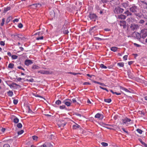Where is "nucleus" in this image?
<instances>
[{"instance_id":"obj_1","label":"nucleus","mask_w":147,"mask_h":147,"mask_svg":"<svg viewBox=\"0 0 147 147\" xmlns=\"http://www.w3.org/2000/svg\"><path fill=\"white\" fill-rule=\"evenodd\" d=\"M88 17L90 18V19L93 20L94 21H95V19L98 18V16L95 13H92L91 12H89V14Z\"/></svg>"},{"instance_id":"obj_51","label":"nucleus","mask_w":147,"mask_h":147,"mask_svg":"<svg viewBox=\"0 0 147 147\" xmlns=\"http://www.w3.org/2000/svg\"><path fill=\"white\" fill-rule=\"evenodd\" d=\"M35 96L36 97H40V98H43L44 100H45V98H43L42 96L38 95L37 94H36V95H35Z\"/></svg>"},{"instance_id":"obj_55","label":"nucleus","mask_w":147,"mask_h":147,"mask_svg":"<svg viewBox=\"0 0 147 147\" xmlns=\"http://www.w3.org/2000/svg\"><path fill=\"white\" fill-rule=\"evenodd\" d=\"M134 44L135 46H136V47H140L141 46L140 45L136 43H134Z\"/></svg>"},{"instance_id":"obj_19","label":"nucleus","mask_w":147,"mask_h":147,"mask_svg":"<svg viewBox=\"0 0 147 147\" xmlns=\"http://www.w3.org/2000/svg\"><path fill=\"white\" fill-rule=\"evenodd\" d=\"M121 89L122 90H125V91L126 92H128L129 93L131 92H130L129 90L128 89H126L125 88L121 87Z\"/></svg>"},{"instance_id":"obj_18","label":"nucleus","mask_w":147,"mask_h":147,"mask_svg":"<svg viewBox=\"0 0 147 147\" xmlns=\"http://www.w3.org/2000/svg\"><path fill=\"white\" fill-rule=\"evenodd\" d=\"M119 22L120 23V25L121 26H122L124 24H126V22L125 21H120Z\"/></svg>"},{"instance_id":"obj_56","label":"nucleus","mask_w":147,"mask_h":147,"mask_svg":"<svg viewBox=\"0 0 147 147\" xmlns=\"http://www.w3.org/2000/svg\"><path fill=\"white\" fill-rule=\"evenodd\" d=\"M18 68L19 69H22L24 71L25 70V69L21 66H18Z\"/></svg>"},{"instance_id":"obj_16","label":"nucleus","mask_w":147,"mask_h":147,"mask_svg":"<svg viewBox=\"0 0 147 147\" xmlns=\"http://www.w3.org/2000/svg\"><path fill=\"white\" fill-rule=\"evenodd\" d=\"M11 19V16H9L7 18L6 20V24H7Z\"/></svg>"},{"instance_id":"obj_26","label":"nucleus","mask_w":147,"mask_h":147,"mask_svg":"<svg viewBox=\"0 0 147 147\" xmlns=\"http://www.w3.org/2000/svg\"><path fill=\"white\" fill-rule=\"evenodd\" d=\"M146 36H147V32H146L142 35V38L144 39L145 38Z\"/></svg>"},{"instance_id":"obj_22","label":"nucleus","mask_w":147,"mask_h":147,"mask_svg":"<svg viewBox=\"0 0 147 147\" xmlns=\"http://www.w3.org/2000/svg\"><path fill=\"white\" fill-rule=\"evenodd\" d=\"M122 5L124 8L126 9L127 8V7H128L127 4L126 3H123L122 4ZM127 9H128V8H127Z\"/></svg>"},{"instance_id":"obj_62","label":"nucleus","mask_w":147,"mask_h":147,"mask_svg":"<svg viewBox=\"0 0 147 147\" xmlns=\"http://www.w3.org/2000/svg\"><path fill=\"white\" fill-rule=\"evenodd\" d=\"M144 22V21L143 20H141L140 22H139V23H140L141 24H143Z\"/></svg>"},{"instance_id":"obj_11","label":"nucleus","mask_w":147,"mask_h":147,"mask_svg":"<svg viewBox=\"0 0 147 147\" xmlns=\"http://www.w3.org/2000/svg\"><path fill=\"white\" fill-rule=\"evenodd\" d=\"M100 117H102L101 119H102L103 118V116L102 115H101L99 113H97L95 115V117L98 118H100Z\"/></svg>"},{"instance_id":"obj_28","label":"nucleus","mask_w":147,"mask_h":147,"mask_svg":"<svg viewBox=\"0 0 147 147\" xmlns=\"http://www.w3.org/2000/svg\"><path fill=\"white\" fill-rule=\"evenodd\" d=\"M16 84L15 83H13L9 85V86L10 88H14L15 87V86H14V85H15L16 86Z\"/></svg>"},{"instance_id":"obj_36","label":"nucleus","mask_w":147,"mask_h":147,"mask_svg":"<svg viewBox=\"0 0 147 147\" xmlns=\"http://www.w3.org/2000/svg\"><path fill=\"white\" fill-rule=\"evenodd\" d=\"M55 103L58 105H59L61 103V101L59 100H58L55 102Z\"/></svg>"},{"instance_id":"obj_4","label":"nucleus","mask_w":147,"mask_h":147,"mask_svg":"<svg viewBox=\"0 0 147 147\" xmlns=\"http://www.w3.org/2000/svg\"><path fill=\"white\" fill-rule=\"evenodd\" d=\"M130 28L132 30L134 31L139 28V26L137 24H131Z\"/></svg>"},{"instance_id":"obj_59","label":"nucleus","mask_w":147,"mask_h":147,"mask_svg":"<svg viewBox=\"0 0 147 147\" xmlns=\"http://www.w3.org/2000/svg\"><path fill=\"white\" fill-rule=\"evenodd\" d=\"M16 36H17L18 38H21V40H23L25 38L24 37H20L18 35H16Z\"/></svg>"},{"instance_id":"obj_60","label":"nucleus","mask_w":147,"mask_h":147,"mask_svg":"<svg viewBox=\"0 0 147 147\" xmlns=\"http://www.w3.org/2000/svg\"><path fill=\"white\" fill-rule=\"evenodd\" d=\"M83 84L85 85H90L91 84L89 82H85L83 83Z\"/></svg>"},{"instance_id":"obj_25","label":"nucleus","mask_w":147,"mask_h":147,"mask_svg":"<svg viewBox=\"0 0 147 147\" xmlns=\"http://www.w3.org/2000/svg\"><path fill=\"white\" fill-rule=\"evenodd\" d=\"M117 65L120 67H123L124 66V63L123 62L118 63H117Z\"/></svg>"},{"instance_id":"obj_3","label":"nucleus","mask_w":147,"mask_h":147,"mask_svg":"<svg viewBox=\"0 0 147 147\" xmlns=\"http://www.w3.org/2000/svg\"><path fill=\"white\" fill-rule=\"evenodd\" d=\"M71 100L69 99H66L64 100L63 103L65 104L67 106H70L71 104Z\"/></svg>"},{"instance_id":"obj_12","label":"nucleus","mask_w":147,"mask_h":147,"mask_svg":"<svg viewBox=\"0 0 147 147\" xmlns=\"http://www.w3.org/2000/svg\"><path fill=\"white\" fill-rule=\"evenodd\" d=\"M92 82H94V83H96V84H99L101 85L102 86H106V85L105 84H104L103 83H101L100 82H97V81H94V80H93Z\"/></svg>"},{"instance_id":"obj_52","label":"nucleus","mask_w":147,"mask_h":147,"mask_svg":"<svg viewBox=\"0 0 147 147\" xmlns=\"http://www.w3.org/2000/svg\"><path fill=\"white\" fill-rule=\"evenodd\" d=\"M109 0H101V1L103 3H106L109 1Z\"/></svg>"},{"instance_id":"obj_40","label":"nucleus","mask_w":147,"mask_h":147,"mask_svg":"<svg viewBox=\"0 0 147 147\" xmlns=\"http://www.w3.org/2000/svg\"><path fill=\"white\" fill-rule=\"evenodd\" d=\"M136 16H138L139 17H141L142 16V14H140L139 13H135Z\"/></svg>"},{"instance_id":"obj_44","label":"nucleus","mask_w":147,"mask_h":147,"mask_svg":"<svg viewBox=\"0 0 147 147\" xmlns=\"http://www.w3.org/2000/svg\"><path fill=\"white\" fill-rule=\"evenodd\" d=\"M18 26L19 28H22V27L23 26V24L22 23H20L18 24Z\"/></svg>"},{"instance_id":"obj_61","label":"nucleus","mask_w":147,"mask_h":147,"mask_svg":"<svg viewBox=\"0 0 147 147\" xmlns=\"http://www.w3.org/2000/svg\"><path fill=\"white\" fill-rule=\"evenodd\" d=\"M19 21V20L18 19H15L13 21V22L14 23L15 22H18Z\"/></svg>"},{"instance_id":"obj_14","label":"nucleus","mask_w":147,"mask_h":147,"mask_svg":"<svg viewBox=\"0 0 147 147\" xmlns=\"http://www.w3.org/2000/svg\"><path fill=\"white\" fill-rule=\"evenodd\" d=\"M19 119L17 117H15L13 119V122L15 123H17L18 122Z\"/></svg>"},{"instance_id":"obj_45","label":"nucleus","mask_w":147,"mask_h":147,"mask_svg":"<svg viewBox=\"0 0 147 147\" xmlns=\"http://www.w3.org/2000/svg\"><path fill=\"white\" fill-rule=\"evenodd\" d=\"M59 108L61 109H63L65 108V105L60 106L59 107Z\"/></svg>"},{"instance_id":"obj_27","label":"nucleus","mask_w":147,"mask_h":147,"mask_svg":"<svg viewBox=\"0 0 147 147\" xmlns=\"http://www.w3.org/2000/svg\"><path fill=\"white\" fill-rule=\"evenodd\" d=\"M100 67L102 68L106 69L107 68L106 66L104 64H102L100 65Z\"/></svg>"},{"instance_id":"obj_34","label":"nucleus","mask_w":147,"mask_h":147,"mask_svg":"<svg viewBox=\"0 0 147 147\" xmlns=\"http://www.w3.org/2000/svg\"><path fill=\"white\" fill-rule=\"evenodd\" d=\"M27 107L28 108V113H30L31 112L33 113V112H32V110L30 109V108L29 106L28 105Z\"/></svg>"},{"instance_id":"obj_15","label":"nucleus","mask_w":147,"mask_h":147,"mask_svg":"<svg viewBox=\"0 0 147 147\" xmlns=\"http://www.w3.org/2000/svg\"><path fill=\"white\" fill-rule=\"evenodd\" d=\"M7 94L9 96H13V93L11 91L9 90L7 92Z\"/></svg>"},{"instance_id":"obj_7","label":"nucleus","mask_w":147,"mask_h":147,"mask_svg":"<svg viewBox=\"0 0 147 147\" xmlns=\"http://www.w3.org/2000/svg\"><path fill=\"white\" fill-rule=\"evenodd\" d=\"M50 12V15L52 18L54 17L55 13H57V12L54 11L53 10H51V11Z\"/></svg>"},{"instance_id":"obj_17","label":"nucleus","mask_w":147,"mask_h":147,"mask_svg":"<svg viewBox=\"0 0 147 147\" xmlns=\"http://www.w3.org/2000/svg\"><path fill=\"white\" fill-rule=\"evenodd\" d=\"M14 64L13 63H10L8 65V67L9 68L12 69L13 68Z\"/></svg>"},{"instance_id":"obj_54","label":"nucleus","mask_w":147,"mask_h":147,"mask_svg":"<svg viewBox=\"0 0 147 147\" xmlns=\"http://www.w3.org/2000/svg\"><path fill=\"white\" fill-rule=\"evenodd\" d=\"M3 147H10V146L8 144H7L3 145Z\"/></svg>"},{"instance_id":"obj_29","label":"nucleus","mask_w":147,"mask_h":147,"mask_svg":"<svg viewBox=\"0 0 147 147\" xmlns=\"http://www.w3.org/2000/svg\"><path fill=\"white\" fill-rule=\"evenodd\" d=\"M11 57L12 59H17L18 56L16 55H12Z\"/></svg>"},{"instance_id":"obj_41","label":"nucleus","mask_w":147,"mask_h":147,"mask_svg":"<svg viewBox=\"0 0 147 147\" xmlns=\"http://www.w3.org/2000/svg\"><path fill=\"white\" fill-rule=\"evenodd\" d=\"M18 100L17 99H14L13 100V103L15 105H16L18 103Z\"/></svg>"},{"instance_id":"obj_64","label":"nucleus","mask_w":147,"mask_h":147,"mask_svg":"<svg viewBox=\"0 0 147 147\" xmlns=\"http://www.w3.org/2000/svg\"><path fill=\"white\" fill-rule=\"evenodd\" d=\"M125 119H126V122H127V123L128 122H129L131 121V120H130V119H128L127 118H126Z\"/></svg>"},{"instance_id":"obj_43","label":"nucleus","mask_w":147,"mask_h":147,"mask_svg":"<svg viewBox=\"0 0 147 147\" xmlns=\"http://www.w3.org/2000/svg\"><path fill=\"white\" fill-rule=\"evenodd\" d=\"M127 72L128 75L129 77L130 78H131V77H132V76L130 74V71H129L128 70L127 71Z\"/></svg>"},{"instance_id":"obj_23","label":"nucleus","mask_w":147,"mask_h":147,"mask_svg":"<svg viewBox=\"0 0 147 147\" xmlns=\"http://www.w3.org/2000/svg\"><path fill=\"white\" fill-rule=\"evenodd\" d=\"M124 13L127 14V16H128L129 15H132L131 13V12H129L128 10L126 11H125Z\"/></svg>"},{"instance_id":"obj_5","label":"nucleus","mask_w":147,"mask_h":147,"mask_svg":"<svg viewBox=\"0 0 147 147\" xmlns=\"http://www.w3.org/2000/svg\"><path fill=\"white\" fill-rule=\"evenodd\" d=\"M33 63V62L30 60L26 59L25 61V64L27 66L32 64Z\"/></svg>"},{"instance_id":"obj_10","label":"nucleus","mask_w":147,"mask_h":147,"mask_svg":"<svg viewBox=\"0 0 147 147\" xmlns=\"http://www.w3.org/2000/svg\"><path fill=\"white\" fill-rule=\"evenodd\" d=\"M126 16L123 14H121L118 16V18L122 19H125Z\"/></svg>"},{"instance_id":"obj_33","label":"nucleus","mask_w":147,"mask_h":147,"mask_svg":"<svg viewBox=\"0 0 147 147\" xmlns=\"http://www.w3.org/2000/svg\"><path fill=\"white\" fill-rule=\"evenodd\" d=\"M5 18H3L2 19V22L1 23V26H3L4 24V22H5Z\"/></svg>"},{"instance_id":"obj_6","label":"nucleus","mask_w":147,"mask_h":147,"mask_svg":"<svg viewBox=\"0 0 147 147\" xmlns=\"http://www.w3.org/2000/svg\"><path fill=\"white\" fill-rule=\"evenodd\" d=\"M41 6V5L38 3L33 4L31 5V6L32 7V8L34 9L37 7V8H39Z\"/></svg>"},{"instance_id":"obj_24","label":"nucleus","mask_w":147,"mask_h":147,"mask_svg":"<svg viewBox=\"0 0 147 147\" xmlns=\"http://www.w3.org/2000/svg\"><path fill=\"white\" fill-rule=\"evenodd\" d=\"M39 68V67L38 66L36 65H33L32 67V68L33 69H38Z\"/></svg>"},{"instance_id":"obj_63","label":"nucleus","mask_w":147,"mask_h":147,"mask_svg":"<svg viewBox=\"0 0 147 147\" xmlns=\"http://www.w3.org/2000/svg\"><path fill=\"white\" fill-rule=\"evenodd\" d=\"M55 136L53 134H51L50 135V139H52L53 138H54Z\"/></svg>"},{"instance_id":"obj_38","label":"nucleus","mask_w":147,"mask_h":147,"mask_svg":"<svg viewBox=\"0 0 147 147\" xmlns=\"http://www.w3.org/2000/svg\"><path fill=\"white\" fill-rule=\"evenodd\" d=\"M24 131L23 130H21L20 131H19L18 132V135H20L22 134L24 132Z\"/></svg>"},{"instance_id":"obj_31","label":"nucleus","mask_w":147,"mask_h":147,"mask_svg":"<svg viewBox=\"0 0 147 147\" xmlns=\"http://www.w3.org/2000/svg\"><path fill=\"white\" fill-rule=\"evenodd\" d=\"M26 81H29V82H34V80L32 78H31V79L30 80H28V79H26Z\"/></svg>"},{"instance_id":"obj_8","label":"nucleus","mask_w":147,"mask_h":147,"mask_svg":"<svg viewBox=\"0 0 147 147\" xmlns=\"http://www.w3.org/2000/svg\"><path fill=\"white\" fill-rule=\"evenodd\" d=\"M52 144L49 142H46L45 143V145H46L47 147H52L53 146V144L54 143L53 142L52 143Z\"/></svg>"},{"instance_id":"obj_49","label":"nucleus","mask_w":147,"mask_h":147,"mask_svg":"<svg viewBox=\"0 0 147 147\" xmlns=\"http://www.w3.org/2000/svg\"><path fill=\"white\" fill-rule=\"evenodd\" d=\"M0 44L1 45L4 46L5 45V43L4 42H3V41H1L0 42Z\"/></svg>"},{"instance_id":"obj_48","label":"nucleus","mask_w":147,"mask_h":147,"mask_svg":"<svg viewBox=\"0 0 147 147\" xmlns=\"http://www.w3.org/2000/svg\"><path fill=\"white\" fill-rule=\"evenodd\" d=\"M43 34V32H38V35L39 36H40V35H42Z\"/></svg>"},{"instance_id":"obj_32","label":"nucleus","mask_w":147,"mask_h":147,"mask_svg":"<svg viewBox=\"0 0 147 147\" xmlns=\"http://www.w3.org/2000/svg\"><path fill=\"white\" fill-rule=\"evenodd\" d=\"M17 127L18 128H21L22 127V125L20 123H19L17 125Z\"/></svg>"},{"instance_id":"obj_46","label":"nucleus","mask_w":147,"mask_h":147,"mask_svg":"<svg viewBox=\"0 0 147 147\" xmlns=\"http://www.w3.org/2000/svg\"><path fill=\"white\" fill-rule=\"evenodd\" d=\"M141 142V143L144 145L145 144V143L144 142H143L141 139V138H139L138 139Z\"/></svg>"},{"instance_id":"obj_47","label":"nucleus","mask_w":147,"mask_h":147,"mask_svg":"<svg viewBox=\"0 0 147 147\" xmlns=\"http://www.w3.org/2000/svg\"><path fill=\"white\" fill-rule=\"evenodd\" d=\"M44 72H45V73H44L45 74H51V73H50V72L49 71H45V70Z\"/></svg>"},{"instance_id":"obj_53","label":"nucleus","mask_w":147,"mask_h":147,"mask_svg":"<svg viewBox=\"0 0 147 147\" xmlns=\"http://www.w3.org/2000/svg\"><path fill=\"white\" fill-rule=\"evenodd\" d=\"M127 55H125L123 56V58L124 60H127Z\"/></svg>"},{"instance_id":"obj_35","label":"nucleus","mask_w":147,"mask_h":147,"mask_svg":"<svg viewBox=\"0 0 147 147\" xmlns=\"http://www.w3.org/2000/svg\"><path fill=\"white\" fill-rule=\"evenodd\" d=\"M32 137L33 140L36 141L37 140V139L38 138V137L35 136H33Z\"/></svg>"},{"instance_id":"obj_57","label":"nucleus","mask_w":147,"mask_h":147,"mask_svg":"<svg viewBox=\"0 0 147 147\" xmlns=\"http://www.w3.org/2000/svg\"><path fill=\"white\" fill-rule=\"evenodd\" d=\"M69 32L67 30H65L63 31V33L64 34H67Z\"/></svg>"},{"instance_id":"obj_9","label":"nucleus","mask_w":147,"mask_h":147,"mask_svg":"<svg viewBox=\"0 0 147 147\" xmlns=\"http://www.w3.org/2000/svg\"><path fill=\"white\" fill-rule=\"evenodd\" d=\"M124 10H114V12L115 13H123Z\"/></svg>"},{"instance_id":"obj_58","label":"nucleus","mask_w":147,"mask_h":147,"mask_svg":"<svg viewBox=\"0 0 147 147\" xmlns=\"http://www.w3.org/2000/svg\"><path fill=\"white\" fill-rule=\"evenodd\" d=\"M122 129L125 132L127 133V134H129V133L127 131H126L125 130V129L123 128H122Z\"/></svg>"},{"instance_id":"obj_2","label":"nucleus","mask_w":147,"mask_h":147,"mask_svg":"<svg viewBox=\"0 0 147 147\" xmlns=\"http://www.w3.org/2000/svg\"><path fill=\"white\" fill-rule=\"evenodd\" d=\"M66 123L63 120H59L58 121L57 125L59 127H64Z\"/></svg>"},{"instance_id":"obj_42","label":"nucleus","mask_w":147,"mask_h":147,"mask_svg":"<svg viewBox=\"0 0 147 147\" xmlns=\"http://www.w3.org/2000/svg\"><path fill=\"white\" fill-rule=\"evenodd\" d=\"M43 38V37L42 36H40V37H38L36 38V39L37 40H42Z\"/></svg>"},{"instance_id":"obj_30","label":"nucleus","mask_w":147,"mask_h":147,"mask_svg":"<svg viewBox=\"0 0 147 147\" xmlns=\"http://www.w3.org/2000/svg\"><path fill=\"white\" fill-rule=\"evenodd\" d=\"M101 145L103 146H106L108 145L107 143L105 142H102L101 143Z\"/></svg>"},{"instance_id":"obj_20","label":"nucleus","mask_w":147,"mask_h":147,"mask_svg":"<svg viewBox=\"0 0 147 147\" xmlns=\"http://www.w3.org/2000/svg\"><path fill=\"white\" fill-rule=\"evenodd\" d=\"M80 127V126L78 124H77L76 125H74L73 126V128L74 129H76L77 128H79Z\"/></svg>"},{"instance_id":"obj_13","label":"nucleus","mask_w":147,"mask_h":147,"mask_svg":"<svg viewBox=\"0 0 147 147\" xmlns=\"http://www.w3.org/2000/svg\"><path fill=\"white\" fill-rule=\"evenodd\" d=\"M118 49V48L116 47H112L111 48V50L115 52Z\"/></svg>"},{"instance_id":"obj_37","label":"nucleus","mask_w":147,"mask_h":147,"mask_svg":"<svg viewBox=\"0 0 147 147\" xmlns=\"http://www.w3.org/2000/svg\"><path fill=\"white\" fill-rule=\"evenodd\" d=\"M94 38L96 40H105V39L101 38H99L98 37H95Z\"/></svg>"},{"instance_id":"obj_21","label":"nucleus","mask_w":147,"mask_h":147,"mask_svg":"<svg viewBox=\"0 0 147 147\" xmlns=\"http://www.w3.org/2000/svg\"><path fill=\"white\" fill-rule=\"evenodd\" d=\"M104 101L107 103H110L111 101V100L110 98L106 99H104Z\"/></svg>"},{"instance_id":"obj_39","label":"nucleus","mask_w":147,"mask_h":147,"mask_svg":"<svg viewBox=\"0 0 147 147\" xmlns=\"http://www.w3.org/2000/svg\"><path fill=\"white\" fill-rule=\"evenodd\" d=\"M136 131L139 133L140 134H141L142 132V130H141L140 129H136Z\"/></svg>"},{"instance_id":"obj_50","label":"nucleus","mask_w":147,"mask_h":147,"mask_svg":"<svg viewBox=\"0 0 147 147\" xmlns=\"http://www.w3.org/2000/svg\"><path fill=\"white\" fill-rule=\"evenodd\" d=\"M137 9L136 7L135 6H132L130 8V9Z\"/></svg>"}]
</instances>
